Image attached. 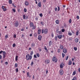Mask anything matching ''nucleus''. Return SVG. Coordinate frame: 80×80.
<instances>
[{"label": "nucleus", "mask_w": 80, "mask_h": 80, "mask_svg": "<svg viewBox=\"0 0 80 80\" xmlns=\"http://www.w3.org/2000/svg\"><path fill=\"white\" fill-rule=\"evenodd\" d=\"M74 50L75 51H77V48L74 47Z\"/></svg>", "instance_id": "34"}, {"label": "nucleus", "mask_w": 80, "mask_h": 80, "mask_svg": "<svg viewBox=\"0 0 80 80\" xmlns=\"http://www.w3.org/2000/svg\"><path fill=\"white\" fill-rule=\"evenodd\" d=\"M59 73L61 75H63L64 73L63 70L62 69H60L59 71Z\"/></svg>", "instance_id": "4"}, {"label": "nucleus", "mask_w": 80, "mask_h": 80, "mask_svg": "<svg viewBox=\"0 0 80 80\" xmlns=\"http://www.w3.org/2000/svg\"><path fill=\"white\" fill-rule=\"evenodd\" d=\"M75 74H76V71H74L73 72L72 75H75Z\"/></svg>", "instance_id": "26"}, {"label": "nucleus", "mask_w": 80, "mask_h": 80, "mask_svg": "<svg viewBox=\"0 0 80 80\" xmlns=\"http://www.w3.org/2000/svg\"><path fill=\"white\" fill-rule=\"evenodd\" d=\"M60 68H63V65L61 64L60 65Z\"/></svg>", "instance_id": "32"}, {"label": "nucleus", "mask_w": 80, "mask_h": 80, "mask_svg": "<svg viewBox=\"0 0 80 80\" xmlns=\"http://www.w3.org/2000/svg\"><path fill=\"white\" fill-rule=\"evenodd\" d=\"M67 27V25L66 24H64V27H63V28H66Z\"/></svg>", "instance_id": "56"}, {"label": "nucleus", "mask_w": 80, "mask_h": 80, "mask_svg": "<svg viewBox=\"0 0 80 80\" xmlns=\"http://www.w3.org/2000/svg\"><path fill=\"white\" fill-rule=\"evenodd\" d=\"M52 42L51 41H50L49 42V46H51L52 45Z\"/></svg>", "instance_id": "18"}, {"label": "nucleus", "mask_w": 80, "mask_h": 80, "mask_svg": "<svg viewBox=\"0 0 80 80\" xmlns=\"http://www.w3.org/2000/svg\"><path fill=\"white\" fill-rule=\"evenodd\" d=\"M9 4H12V0H9Z\"/></svg>", "instance_id": "24"}, {"label": "nucleus", "mask_w": 80, "mask_h": 80, "mask_svg": "<svg viewBox=\"0 0 80 80\" xmlns=\"http://www.w3.org/2000/svg\"><path fill=\"white\" fill-rule=\"evenodd\" d=\"M41 23L42 25H43V26L44 25V24L43 23V22H41Z\"/></svg>", "instance_id": "59"}, {"label": "nucleus", "mask_w": 80, "mask_h": 80, "mask_svg": "<svg viewBox=\"0 0 80 80\" xmlns=\"http://www.w3.org/2000/svg\"><path fill=\"white\" fill-rule=\"evenodd\" d=\"M59 48L61 50H63V46L62 44H60Z\"/></svg>", "instance_id": "11"}, {"label": "nucleus", "mask_w": 80, "mask_h": 80, "mask_svg": "<svg viewBox=\"0 0 80 80\" xmlns=\"http://www.w3.org/2000/svg\"><path fill=\"white\" fill-rule=\"evenodd\" d=\"M78 71L79 72H80V68L78 69Z\"/></svg>", "instance_id": "64"}, {"label": "nucleus", "mask_w": 80, "mask_h": 80, "mask_svg": "<svg viewBox=\"0 0 80 80\" xmlns=\"http://www.w3.org/2000/svg\"><path fill=\"white\" fill-rule=\"evenodd\" d=\"M32 56H31L30 55V54H27L26 56V60H28H28H32Z\"/></svg>", "instance_id": "1"}, {"label": "nucleus", "mask_w": 80, "mask_h": 80, "mask_svg": "<svg viewBox=\"0 0 80 80\" xmlns=\"http://www.w3.org/2000/svg\"><path fill=\"white\" fill-rule=\"evenodd\" d=\"M78 34H79V31L78 30L76 33V36H78Z\"/></svg>", "instance_id": "20"}, {"label": "nucleus", "mask_w": 80, "mask_h": 80, "mask_svg": "<svg viewBox=\"0 0 80 80\" xmlns=\"http://www.w3.org/2000/svg\"><path fill=\"white\" fill-rule=\"evenodd\" d=\"M36 20H37V21L38 20V17H36L35 18Z\"/></svg>", "instance_id": "50"}, {"label": "nucleus", "mask_w": 80, "mask_h": 80, "mask_svg": "<svg viewBox=\"0 0 80 80\" xmlns=\"http://www.w3.org/2000/svg\"><path fill=\"white\" fill-rule=\"evenodd\" d=\"M68 35L69 36H71V35H72V33L70 32H69L68 33Z\"/></svg>", "instance_id": "28"}, {"label": "nucleus", "mask_w": 80, "mask_h": 80, "mask_svg": "<svg viewBox=\"0 0 80 80\" xmlns=\"http://www.w3.org/2000/svg\"><path fill=\"white\" fill-rule=\"evenodd\" d=\"M55 12H56V11H57V8H55Z\"/></svg>", "instance_id": "58"}, {"label": "nucleus", "mask_w": 80, "mask_h": 80, "mask_svg": "<svg viewBox=\"0 0 80 80\" xmlns=\"http://www.w3.org/2000/svg\"><path fill=\"white\" fill-rule=\"evenodd\" d=\"M39 16H40L41 17H43V14H42V13H40L39 14Z\"/></svg>", "instance_id": "40"}, {"label": "nucleus", "mask_w": 80, "mask_h": 80, "mask_svg": "<svg viewBox=\"0 0 80 80\" xmlns=\"http://www.w3.org/2000/svg\"><path fill=\"white\" fill-rule=\"evenodd\" d=\"M44 30L43 29H42V33H44Z\"/></svg>", "instance_id": "45"}, {"label": "nucleus", "mask_w": 80, "mask_h": 80, "mask_svg": "<svg viewBox=\"0 0 80 80\" xmlns=\"http://www.w3.org/2000/svg\"><path fill=\"white\" fill-rule=\"evenodd\" d=\"M72 62L71 60H69L68 62V65H72Z\"/></svg>", "instance_id": "15"}, {"label": "nucleus", "mask_w": 80, "mask_h": 80, "mask_svg": "<svg viewBox=\"0 0 80 80\" xmlns=\"http://www.w3.org/2000/svg\"><path fill=\"white\" fill-rule=\"evenodd\" d=\"M34 36L35 38H37V34L36 33H34Z\"/></svg>", "instance_id": "30"}, {"label": "nucleus", "mask_w": 80, "mask_h": 80, "mask_svg": "<svg viewBox=\"0 0 80 80\" xmlns=\"http://www.w3.org/2000/svg\"><path fill=\"white\" fill-rule=\"evenodd\" d=\"M12 5L14 8H15L16 7V6L15 5V4L14 3H13L12 4Z\"/></svg>", "instance_id": "41"}, {"label": "nucleus", "mask_w": 80, "mask_h": 80, "mask_svg": "<svg viewBox=\"0 0 80 80\" xmlns=\"http://www.w3.org/2000/svg\"><path fill=\"white\" fill-rule=\"evenodd\" d=\"M5 65H8V62H5Z\"/></svg>", "instance_id": "63"}, {"label": "nucleus", "mask_w": 80, "mask_h": 80, "mask_svg": "<svg viewBox=\"0 0 80 80\" xmlns=\"http://www.w3.org/2000/svg\"><path fill=\"white\" fill-rule=\"evenodd\" d=\"M58 33H59V34H62V32L61 31H58L57 32Z\"/></svg>", "instance_id": "47"}, {"label": "nucleus", "mask_w": 80, "mask_h": 80, "mask_svg": "<svg viewBox=\"0 0 80 80\" xmlns=\"http://www.w3.org/2000/svg\"><path fill=\"white\" fill-rule=\"evenodd\" d=\"M54 36V35H53V33H52L51 34V37H52L53 38V37Z\"/></svg>", "instance_id": "48"}, {"label": "nucleus", "mask_w": 80, "mask_h": 80, "mask_svg": "<svg viewBox=\"0 0 80 80\" xmlns=\"http://www.w3.org/2000/svg\"><path fill=\"white\" fill-rule=\"evenodd\" d=\"M65 29H63L61 30V31H62V32H65Z\"/></svg>", "instance_id": "44"}, {"label": "nucleus", "mask_w": 80, "mask_h": 80, "mask_svg": "<svg viewBox=\"0 0 80 80\" xmlns=\"http://www.w3.org/2000/svg\"><path fill=\"white\" fill-rule=\"evenodd\" d=\"M31 28H32V30H35L36 29V28H37V26H34V25H33Z\"/></svg>", "instance_id": "7"}, {"label": "nucleus", "mask_w": 80, "mask_h": 80, "mask_svg": "<svg viewBox=\"0 0 80 80\" xmlns=\"http://www.w3.org/2000/svg\"><path fill=\"white\" fill-rule=\"evenodd\" d=\"M36 55L38 57H40V54H39V53H37Z\"/></svg>", "instance_id": "29"}, {"label": "nucleus", "mask_w": 80, "mask_h": 80, "mask_svg": "<svg viewBox=\"0 0 80 80\" xmlns=\"http://www.w3.org/2000/svg\"><path fill=\"white\" fill-rule=\"evenodd\" d=\"M27 77H29V72H27Z\"/></svg>", "instance_id": "37"}, {"label": "nucleus", "mask_w": 80, "mask_h": 80, "mask_svg": "<svg viewBox=\"0 0 80 80\" xmlns=\"http://www.w3.org/2000/svg\"><path fill=\"white\" fill-rule=\"evenodd\" d=\"M68 56H67L66 58V60H68Z\"/></svg>", "instance_id": "46"}, {"label": "nucleus", "mask_w": 80, "mask_h": 80, "mask_svg": "<svg viewBox=\"0 0 80 80\" xmlns=\"http://www.w3.org/2000/svg\"><path fill=\"white\" fill-rule=\"evenodd\" d=\"M78 38H76L75 39V42L76 43H78Z\"/></svg>", "instance_id": "19"}, {"label": "nucleus", "mask_w": 80, "mask_h": 80, "mask_svg": "<svg viewBox=\"0 0 80 80\" xmlns=\"http://www.w3.org/2000/svg\"><path fill=\"white\" fill-rule=\"evenodd\" d=\"M41 2H40L38 3V7H41Z\"/></svg>", "instance_id": "25"}, {"label": "nucleus", "mask_w": 80, "mask_h": 80, "mask_svg": "<svg viewBox=\"0 0 80 80\" xmlns=\"http://www.w3.org/2000/svg\"><path fill=\"white\" fill-rule=\"evenodd\" d=\"M78 19H79L80 18L79 17V16H77L76 17Z\"/></svg>", "instance_id": "54"}, {"label": "nucleus", "mask_w": 80, "mask_h": 80, "mask_svg": "<svg viewBox=\"0 0 80 80\" xmlns=\"http://www.w3.org/2000/svg\"><path fill=\"white\" fill-rule=\"evenodd\" d=\"M55 40H56V41H57V36H56L55 37Z\"/></svg>", "instance_id": "43"}, {"label": "nucleus", "mask_w": 80, "mask_h": 80, "mask_svg": "<svg viewBox=\"0 0 80 80\" xmlns=\"http://www.w3.org/2000/svg\"><path fill=\"white\" fill-rule=\"evenodd\" d=\"M4 8H5V6H2V9H4Z\"/></svg>", "instance_id": "62"}, {"label": "nucleus", "mask_w": 80, "mask_h": 80, "mask_svg": "<svg viewBox=\"0 0 80 80\" xmlns=\"http://www.w3.org/2000/svg\"><path fill=\"white\" fill-rule=\"evenodd\" d=\"M33 57H34V58H37V56H36V54L34 55L33 56Z\"/></svg>", "instance_id": "52"}, {"label": "nucleus", "mask_w": 80, "mask_h": 80, "mask_svg": "<svg viewBox=\"0 0 80 80\" xmlns=\"http://www.w3.org/2000/svg\"><path fill=\"white\" fill-rule=\"evenodd\" d=\"M14 25L15 27H18L19 25V22L18 21H14Z\"/></svg>", "instance_id": "2"}, {"label": "nucleus", "mask_w": 80, "mask_h": 80, "mask_svg": "<svg viewBox=\"0 0 80 80\" xmlns=\"http://www.w3.org/2000/svg\"><path fill=\"white\" fill-rule=\"evenodd\" d=\"M52 61L53 62H55H55H57V58H56L55 56H53L52 58Z\"/></svg>", "instance_id": "3"}, {"label": "nucleus", "mask_w": 80, "mask_h": 80, "mask_svg": "<svg viewBox=\"0 0 80 80\" xmlns=\"http://www.w3.org/2000/svg\"><path fill=\"white\" fill-rule=\"evenodd\" d=\"M16 46V44L15 43H14L12 45V47H15Z\"/></svg>", "instance_id": "38"}, {"label": "nucleus", "mask_w": 80, "mask_h": 80, "mask_svg": "<svg viewBox=\"0 0 80 80\" xmlns=\"http://www.w3.org/2000/svg\"><path fill=\"white\" fill-rule=\"evenodd\" d=\"M6 8H4V9H3V11H6Z\"/></svg>", "instance_id": "61"}, {"label": "nucleus", "mask_w": 80, "mask_h": 80, "mask_svg": "<svg viewBox=\"0 0 80 80\" xmlns=\"http://www.w3.org/2000/svg\"><path fill=\"white\" fill-rule=\"evenodd\" d=\"M27 9H26V8H24V12H27Z\"/></svg>", "instance_id": "35"}, {"label": "nucleus", "mask_w": 80, "mask_h": 80, "mask_svg": "<svg viewBox=\"0 0 80 80\" xmlns=\"http://www.w3.org/2000/svg\"><path fill=\"white\" fill-rule=\"evenodd\" d=\"M44 48L46 50V52L48 53V51L47 50V47H46V46H44Z\"/></svg>", "instance_id": "16"}, {"label": "nucleus", "mask_w": 80, "mask_h": 80, "mask_svg": "<svg viewBox=\"0 0 80 80\" xmlns=\"http://www.w3.org/2000/svg\"><path fill=\"white\" fill-rule=\"evenodd\" d=\"M72 80H77V78L75 76L73 78Z\"/></svg>", "instance_id": "17"}, {"label": "nucleus", "mask_w": 80, "mask_h": 80, "mask_svg": "<svg viewBox=\"0 0 80 80\" xmlns=\"http://www.w3.org/2000/svg\"><path fill=\"white\" fill-rule=\"evenodd\" d=\"M35 46V44L34 43H32L31 44V47L32 48H34Z\"/></svg>", "instance_id": "12"}, {"label": "nucleus", "mask_w": 80, "mask_h": 80, "mask_svg": "<svg viewBox=\"0 0 80 80\" xmlns=\"http://www.w3.org/2000/svg\"><path fill=\"white\" fill-rule=\"evenodd\" d=\"M68 22L69 23H72V19H69Z\"/></svg>", "instance_id": "36"}, {"label": "nucleus", "mask_w": 80, "mask_h": 80, "mask_svg": "<svg viewBox=\"0 0 80 80\" xmlns=\"http://www.w3.org/2000/svg\"><path fill=\"white\" fill-rule=\"evenodd\" d=\"M16 70L17 72H18V68H16Z\"/></svg>", "instance_id": "51"}, {"label": "nucleus", "mask_w": 80, "mask_h": 80, "mask_svg": "<svg viewBox=\"0 0 80 80\" xmlns=\"http://www.w3.org/2000/svg\"><path fill=\"white\" fill-rule=\"evenodd\" d=\"M42 38V36L40 35H39L38 36V40H39V41H41Z\"/></svg>", "instance_id": "5"}, {"label": "nucleus", "mask_w": 80, "mask_h": 80, "mask_svg": "<svg viewBox=\"0 0 80 80\" xmlns=\"http://www.w3.org/2000/svg\"><path fill=\"white\" fill-rule=\"evenodd\" d=\"M33 54V51H31L30 53V55L31 56H32Z\"/></svg>", "instance_id": "23"}, {"label": "nucleus", "mask_w": 80, "mask_h": 80, "mask_svg": "<svg viewBox=\"0 0 80 80\" xmlns=\"http://www.w3.org/2000/svg\"><path fill=\"white\" fill-rule=\"evenodd\" d=\"M65 54L64 53H62V58H64V57H65Z\"/></svg>", "instance_id": "31"}, {"label": "nucleus", "mask_w": 80, "mask_h": 80, "mask_svg": "<svg viewBox=\"0 0 80 80\" xmlns=\"http://www.w3.org/2000/svg\"><path fill=\"white\" fill-rule=\"evenodd\" d=\"M23 19H25V15H24L23 16Z\"/></svg>", "instance_id": "53"}, {"label": "nucleus", "mask_w": 80, "mask_h": 80, "mask_svg": "<svg viewBox=\"0 0 80 80\" xmlns=\"http://www.w3.org/2000/svg\"><path fill=\"white\" fill-rule=\"evenodd\" d=\"M5 57H6V55H3V58H5Z\"/></svg>", "instance_id": "60"}, {"label": "nucleus", "mask_w": 80, "mask_h": 80, "mask_svg": "<svg viewBox=\"0 0 80 80\" xmlns=\"http://www.w3.org/2000/svg\"><path fill=\"white\" fill-rule=\"evenodd\" d=\"M33 25H34L33 24V22H31L30 23V26L31 28L33 27Z\"/></svg>", "instance_id": "13"}, {"label": "nucleus", "mask_w": 80, "mask_h": 80, "mask_svg": "<svg viewBox=\"0 0 80 80\" xmlns=\"http://www.w3.org/2000/svg\"><path fill=\"white\" fill-rule=\"evenodd\" d=\"M41 33V29H39L38 30V35H40Z\"/></svg>", "instance_id": "14"}, {"label": "nucleus", "mask_w": 80, "mask_h": 80, "mask_svg": "<svg viewBox=\"0 0 80 80\" xmlns=\"http://www.w3.org/2000/svg\"><path fill=\"white\" fill-rule=\"evenodd\" d=\"M55 22L56 24H57L58 25L59 24V21H58V20H56Z\"/></svg>", "instance_id": "22"}, {"label": "nucleus", "mask_w": 80, "mask_h": 80, "mask_svg": "<svg viewBox=\"0 0 80 80\" xmlns=\"http://www.w3.org/2000/svg\"><path fill=\"white\" fill-rule=\"evenodd\" d=\"M67 49L66 48H64L63 49V53H67Z\"/></svg>", "instance_id": "8"}, {"label": "nucleus", "mask_w": 80, "mask_h": 80, "mask_svg": "<svg viewBox=\"0 0 80 80\" xmlns=\"http://www.w3.org/2000/svg\"><path fill=\"white\" fill-rule=\"evenodd\" d=\"M60 49H59L58 50V53H60Z\"/></svg>", "instance_id": "42"}, {"label": "nucleus", "mask_w": 80, "mask_h": 80, "mask_svg": "<svg viewBox=\"0 0 80 80\" xmlns=\"http://www.w3.org/2000/svg\"><path fill=\"white\" fill-rule=\"evenodd\" d=\"M25 5L26 6L29 5V2L28 1H26L25 2Z\"/></svg>", "instance_id": "9"}, {"label": "nucleus", "mask_w": 80, "mask_h": 80, "mask_svg": "<svg viewBox=\"0 0 80 80\" xmlns=\"http://www.w3.org/2000/svg\"><path fill=\"white\" fill-rule=\"evenodd\" d=\"M18 56H16L15 57V60L16 61H18Z\"/></svg>", "instance_id": "27"}, {"label": "nucleus", "mask_w": 80, "mask_h": 80, "mask_svg": "<svg viewBox=\"0 0 80 80\" xmlns=\"http://www.w3.org/2000/svg\"><path fill=\"white\" fill-rule=\"evenodd\" d=\"M46 63V64H48L49 63H50V60H49V59H47L45 61Z\"/></svg>", "instance_id": "10"}, {"label": "nucleus", "mask_w": 80, "mask_h": 80, "mask_svg": "<svg viewBox=\"0 0 80 80\" xmlns=\"http://www.w3.org/2000/svg\"><path fill=\"white\" fill-rule=\"evenodd\" d=\"M48 29L45 28L44 31V33L45 34H47V33H48Z\"/></svg>", "instance_id": "6"}, {"label": "nucleus", "mask_w": 80, "mask_h": 80, "mask_svg": "<svg viewBox=\"0 0 80 80\" xmlns=\"http://www.w3.org/2000/svg\"><path fill=\"white\" fill-rule=\"evenodd\" d=\"M57 7L58 8V11H60V7H59V6H58Z\"/></svg>", "instance_id": "57"}, {"label": "nucleus", "mask_w": 80, "mask_h": 80, "mask_svg": "<svg viewBox=\"0 0 80 80\" xmlns=\"http://www.w3.org/2000/svg\"><path fill=\"white\" fill-rule=\"evenodd\" d=\"M18 66V65L17 64V63H16L15 64V67H17V66Z\"/></svg>", "instance_id": "55"}, {"label": "nucleus", "mask_w": 80, "mask_h": 80, "mask_svg": "<svg viewBox=\"0 0 80 80\" xmlns=\"http://www.w3.org/2000/svg\"><path fill=\"white\" fill-rule=\"evenodd\" d=\"M33 62H31V66H33Z\"/></svg>", "instance_id": "49"}, {"label": "nucleus", "mask_w": 80, "mask_h": 80, "mask_svg": "<svg viewBox=\"0 0 80 80\" xmlns=\"http://www.w3.org/2000/svg\"><path fill=\"white\" fill-rule=\"evenodd\" d=\"M6 52H5V51H3V55H6Z\"/></svg>", "instance_id": "39"}, {"label": "nucleus", "mask_w": 80, "mask_h": 80, "mask_svg": "<svg viewBox=\"0 0 80 80\" xmlns=\"http://www.w3.org/2000/svg\"><path fill=\"white\" fill-rule=\"evenodd\" d=\"M58 38H59V39H60V38H62V35H61L59 36H58Z\"/></svg>", "instance_id": "21"}, {"label": "nucleus", "mask_w": 80, "mask_h": 80, "mask_svg": "<svg viewBox=\"0 0 80 80\" xmlns=\"http://www.w3.org/2000/svg\"><path fill=\"white\" fill-rule=\"evenodd\" d=\"M12 12H13L15 13V12H16V10H15V8H13L12 9Z\"/></svg>", "instance_id": "33"}]
</instances>
